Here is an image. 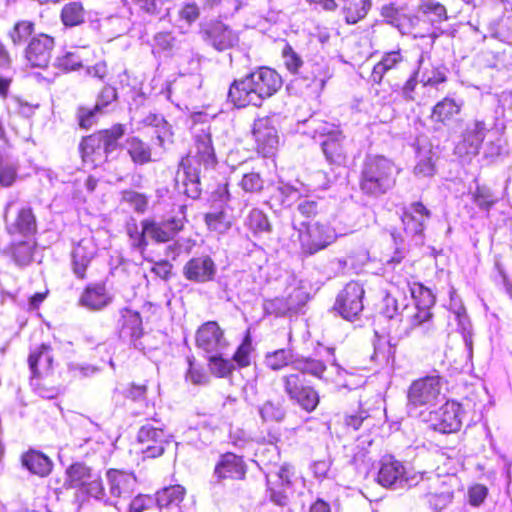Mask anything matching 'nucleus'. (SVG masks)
<instances>
[{"mask_svg":"<svg viewBox=\"0 0 512 512\" xmlns=\"http://www.w3.org/2000/svg\"><path fill=\"white\" fill-rule=\"evenodd\" d=\"M326 370L327 365L320 359L308 356L294 360L292 371L281 377L285 394L305 412L315 411L320 403V395L307 375L322 379Z\"/></svg>","mask_w":512,"mask_h":512,"instance_id":"f257e3e1","label":"nucleus"},{"mask_svg":"<svg viewBox=\"0 0 512 512\" xmlns=\"http://www.w3.org/2000/svg\"><path fill=\"white\" fill-rule=\"evenodd\" d=\"M283 86L281 75L269 67H260L229 86L228 101L236 108L260 107L264 100L277 94Z\"/></svg>","mask_w":512,"mask_h":512,"instance_id":"f03ea898","label":"nucleus"},{"mask_svg":"<svg viewBox=\"0 0 512 512\" xmlns=\"http://www.w3.org/2000/svg\"><path fill=\"white\" fill-rule=\"evenodd\" d=\"M218 163L212 135L202 130L194 137V143L188 153L181 158L178 167L183 171L184 194L191 199H198L202 194L201 170L213 169Z\"/></svg>","mask_w":512,"mask_h":512,"instance_id":"7ed1b4c3","label":"nucleus"},{"mask_svg":"<svg viewBox=\"0 0 512 512\" xmlns=\"http://www.w3.org/2000/svg\"><path fill=\"white\" fill-rule=\"evenodd\" d=\"M399 171L392 159L381 154H367L358 175L360 192L373 198L386 194L395 187Z\"/></svg>","mask_w":512,"mask_h":512,"instance_id":"20e7f679","label":"nucleus"},{"mask_svg":"<svg viewBox=\"0 0 512 512\" xmlns=\"http://www.w3.org/2000/svg\"><path fill=\"white\" fill-rule=\"evenodd\" d=\"M126 126L115 123L83 136L79 142V153L84 164L95 169L109 161V156L121 146Z\"/></svg>","mask_w":512,"mask_h":512,"instance_id":"39448f33","label":"nucleus"},{"mask_svg":"<svg viewBox=\"0 0 512 512\" xmlns=\"http://www.w3.org/2000/svg\"><path fill=\"white\" fill-rule=\"evenodd\" d=\"M28 366L33 391L44 399H54L60 393L58 377L53 370L54 357L49 344L42 343L29 353Z\"/></svg>","mask_w":512,"mask_h":512,"instance_id":"423d86ee","label":"nucleus"},{"mask_svg":"<svg viewBox=\"0 0 512 512\" xmlns=\"http://www.w3.org/2000/svg\"><path fill=\"white\" fill-rule=\"evenodd\" d=\"M297 233L299 250L302 256L311 257L326 250L336 242V229L328 220H317L313 224H293Z\"/></svg>","mask_w":512,"mask_h":512,"instance_id":"0eeeda50","label":"nucleus"},{"mask_svg":"<svg viewBox=\"0 0 512 512\" xmlns=\"http://www.w3.org/2000/svg\"><path fill=\"white\" fill-rule=\"evenodd\" d=\"M251 134L254 140V149L262 157H273L276 155L280 136L275 119L271 115L258 117L253 121Z\"/></svg>","mask_w":512,"mask_h":512,"instance_id":"6e6552de","label":"nucleus"},{"mask_svg":"<svg viewBox=\"0 0 512 512\" xmlns=\"http://www.w3.org/2000/svg\"><path fill=\"white\" fill-rule=\"evenodd\" d=\"M296 481L295 467L284 463L275 474L266 477L270 500L280 506L286 505L290 496L295 493Z\"/></svg>","mask_w":512,"mask_h":512,"instance_id":"1a4fd4ad","label":"nucleus"},{"mask_svg":"<svg viewBox=\"0 0 512 512\" xmlns=\"http://www.w3.org/2000/svg\"><path fill=\"white\" fill-rule=\"evenodd\" d=\"M65 486L77 488L87 494L103 495L104 488L101 477L93 473V469L84 462H73L65 471Z\"/></svg>","mask_w":512,"mask_h":512,"instance_id":"9d476101","label":"nucleus"},{"mask_svg":"<svg viewBox=\"0 0 512 512\" xmlns=\"http://www.w3.org/2000/svg\"><path fill=\"white\" fill-rule=\"evenodd\" d=\"M441 393V377L426 375L414 380L407 392V399L414 407L434 405Z\"/></svg>","mask_w":512,"mask_h":512,"instance_id":"9b49d317","label":"nucleus"},{"mask_svg":"<svg viewBox=\"0 0 512 512\" xmlns=\"http://www.w3.org/2000/svg\"><path fill=\"white\" fill-rule=\"evenodd\" d=\"M200 34L217 51L232 49L239 42L238 34L221 20H210L201 24Z\"/></svg>","mask_w":512,"mask_h":512,"instance_id":"f8f14e48","label":"nucleus"},{"mask_svg":"<svg viewBox=\"0 0 512 512\" xmlns=\"http://www.w3.org/2000/svg\"><path fill=\"white\" fill-rule=\"evenodd\" d=\"M248 465L243 455L234 452L221 453L215 463L213 475L220 483L227 481H244Z\"/></svg>","mask_w":512,"mask_h":512,"instance_id":"ddd939ff","label":"nucleus"},{"mask_svg":"<svg viewBox=\"0 0 512 512\" xmlns=\"http://www.w3.org/2000/svg\"><path fill=\"white\" fill-rule=\"evenodd\" d=\"M364 289L356 281H350L338 294L334 310L345 320L356 318L363 310Z\"/></svg>","mask_w":512,"mask_h":512,"instance_id":"4468645a","label":"nucleus"},{"mask_svg":"<svg viewBox=\"0 0 512 512\" xmlns=\"http://www.w3.org/2000/svg\"><path fill=\"white\" fill-rule=\"evenodd\" d=\"M55 40L52 36L39 33L31 38L24 50V59L30 68L46 69L49 66Z\"/></svg>","mask_w":512,"mask_h":512,"instance_id":"2eb2a0df","label":"nucleus"},{"mask_svg":"<svg viewBox=\"0 0 512 512\" xmlns=\"http://www.w3.org/2000/svg\"><path fill=\"white\" fill-rule=\"evenodd\" d=\"M380 15L386 24L396 28L402 35L414 34L416 36L421 25L419 15L406 12L404 8L395 3L382 6Z\"/></svg>","mask_w":512,"mask_h":512,"instance_id":"dca6fc26","label":"nucleus"},{"mask_svg":"<svg viewBox=\"0 0 512 512\" xmlns=\"http://www.w3.org/2000/svg\"><path fill=\"white\" fill-rule=\"evenodd\" d=\"M320 146L330 165L344 166L350 154V146L340 130H331L321 135Z\"/></svg>","mask_w":512,"mask_h":512,"instance_id":"f3484780","label":"nucleus"},{"mask_svg":"<svg viewBox=\"0 0 512 512\" xmlns=\"http://www.w3.org/2000/svg\"><path fill=\"white\" fill-rule=\"evenodd\" d=\"M137 440L141 444L143 460L161 457L170 441L168 435L161 428L151 425L142 426L137 433Z\"/></svg>","mask_w":512,"mask_h":512,"instance_id":"a211bd4d","label":"nucleus"},{"mask_svg":"<svg viewBox=\"0 0 512 512\" xmlns=\"http://www.w3.org/2000/svg\"><path fill=\"white\" fill-rule=\"evenodd\" d=\"M431 427L440 433H455L462 426V406L448 400L437 411L431 414Z\"/></svg>","mask_w":512,"mask_h":512,"instance_id":"6ab92c4d","label":"nucleus"},{"mask_svg":"<svg viewBox=\"0 0 512 512\" xmlns=\"http://www.w3.org/2000/svg\"><path fill=\"white\" fill-rule=\"evenodd\" d=\"M431 215V211L421 201L404 206L400 217L404 232L412 236L422 235Z\"/></svg>","mask_w":512,"mask_h":512,"instance_id":"aec40b11","label":"nucleus"},{"mask_svg":"<svg viewBox=\"0 0 512 512\" xmlns=\"http://www.w3.org/2000/svg\"><path fill=\"white\" fill-rule=\"evenodd\" d=\"M217 267L209 255H198L190 258L183 266V276L194 283H208L214 280Z\"/></svg>","mask_w":512,"mask_h":512,"instance_id":"412c9836","label":"nucleus"},{"mask_svg":"<svg viewBox=\"0 0 512 512\" xmlns=\"http://www.w3.org/2000/svg\"><path fill=\"white\" fill-rule=\"evenodd\" d=\"M463 106L462 100L447 95L433 105L429 119L436 128L448 127L457 120Z\"/></svg>","mask_w":512,"mask_h":512,"instance_id":"4be33fe9","label":"nucleus"},{"mask_svg":"<svg viewBox=\"0 0 512 512\" xmlns=\"http://www.w3.org/2000/svg\"><path fill=\"white\" fill-rule=\"evenodd\" d=\"M405 466L392 455H384L379 461L376 481L382 487L389 488L405 479Z\"/></svg>","mask_w":512,"mask_h":512,"instance_id":"5701e85b","label":"nucleus"},{"mask_svg":"<svg viewBox=\"0 0 512 512\" xmlns=\"http://www.w3.org/2000/svg\"><path fill=\"white\" fill-rule=\"evenodd\" d=\"M418 13L421 24L425 23L433 28L450 19L448 8L439 0H419Z\"/></svg>","mask_w":512,"mask_h":512,"instance_id":"b1692460","label":"nucleus"},{"mask_svg":"<svg viewBox=\"0 0 512 512\" xmlns=\"http://www.w3.org/2000/svg\"><path fill=\"white\" fill-rule=\"evenodd\" d=\"M411 295L415 300L417 312L413 320H430L433 317L431 309L436 303L434 294L429 288L424 287L422 283L415 282L410 288Z\"/></svg>","mask_w":512,"mask_h":512,"instance_id":"393cba45","label":"nucleus"},{"mask_svg":"<svg viewBox=\"0 0 512 512\" xmlns=\"http://www.w3.org/2000/svg\"><path fill=\"white\" fill-rule=\"evenodd\" d=\"M20 462L31 474L40 478L49 476L53 470L52 460L46 454L36 449H29L22 453Z\"/></svg>","mask_w":512,"mask_h":512,"instance_id":"a878e982","label":"nucleus"},{"mask_svg":"<svg viewBox=\"0 0 512 512\" xmlns=\"http://www.w3.org/2000/svg\"><path fill=\"white\" fill-rule=\"evenodd\" d=\"M117 98L115 89L110 86L103 87L99 94L97 103L92 109L79 107L77 111L78 124L82 129H89L94 124V117L96 113L101 111L105 106Z\"/></svg>","mask_w":512,"mask_h":512,"instance_id":"bb28decb","label":"nucleus"},{"mask_svg":"<svg viewBox=\"0 0 512 512\" xmlns=\"http://www.w3.org/2000/svg\"><path fill=\"white\" fill-rule=\"evenodd\" d=\"M196 344L206 352H213L224 345L223 331L218 322H203L197 330Z\"/></svg>","mask_w":512,"mask_h":512,"instance_id":"cd10ccee","label":"nucleus"},{"mask_svg":"<svg viewBox=\"0 0 512 512\" xmlns=\"http://www.w3.org/2000/svg\"><path fill=\"white\" fill-rule=\"evenodd\" d=\"M404 63H406V58L400 48L384 52L372 69L371 80L380 84L386 73L399 69Z\"/></svg>","mask_w":512,"mask_h":512,"instance_id":"c85d7f7f","label":"nucleus"},{"mask_svg":"<svg viewBox=\"0 0 512 512\" xmlns=\"http://www.w3.org/2000/svg\"><path fill=\"white\" fill-rule=\"evenodd\" d=\"M454 496L452 486L440 477H436L429 485V490L425 494L427 502L436 510H442L448 506Z\"/></svg>","mask_w":512,"mask_h":512,"instance_id":"c756f323","label":"nucleus"},{"mask_svg":"<svg viewBox=\"0 0 512 512\" xmlns=\"http://www.w3.org/2000/svg\"><path fill=\"white\" fill-rule=\"evenodd\" d=\"M106 478L113 497L120 498L133 492L135 479L126 471L110 468L106 472Z\"/></svg>","mask_w":512,"mask_h":512,"instance_id":"7c9ffc66","label":"nucleus"},{"mask_svg":"<svg viewBox=\"0 0 512 512\" xmlns=\"http://www.w3.org/2000/svg\"><path fill=\"white\" fill-rule=\"evenodd\" d=\"M111 302L105 283L89 284L83 290L80 303L91 310H101Z\"/></svg>","mask_w":512,"mask_h":512,"instance_id":"2f4dec72","label":"nucleus"},{"mask_svg":"<svg viewBox=\"0 0 512 512\" xmlns=\"http://www.w3.org/2000/svg\"><path fill=\"white\" fill-rule=\"evenodd\" d=\"M124 149L135 165L143 166L153 161L152 147L139 136L126 138Z\"/></svg>","mask_w":512,"mask_h":512,"instance_id":"473e14b6","label":"nucleus"},{"mask_svg":"<svg viewBox=\"0 0 512 512\" xmlns=\"http://www.w3.org/2000/svg\"><path fill=\"white\" fill-rule=\"evenodd\" d=\"M7 232L11 236H31L37 232V221L32 208L22 207L17 212L15 220L7 226Z\"/></svg>","mask_w":512,"mask_h":512,"instance_id":"72a5a7b5","label":"nucleus"},{"mask_svg":"<svg viewBox=\"0 0 512 512\" xmlns=\"http://www.w3.org/2000/svg\"><path fill=\"white\" fill-rule=\"evenodd\" d=\"M306 86L313 89V92H321L326 82L331 78L328 65L314 62L308 65L305 74L302 76Z\"/></svg>","mask_w":512,"mask_h":512,"instance_id":"f704fd0d","label":"nucleus"},{"mask_svg":"<svg viewBox=\"0 0 512 512\" xmlns=\"http://www.w3.org/2000/svg\"><path fill=\"white\" fill-rule=\"evenodd\" d=\"M87 10L83 3L70 1L64 4L60 10V20L64 27L73 28L85 23Z\"/></svg>","mask_w":512,"mask_h":512,"instance_id":"c9c22d12","label":"nucleus"},{"mask_svg":"<svg viewBox=\"0 0 512 512\" xmlns=\"http://www.w3.org/2000/svg\"><path fill=\"white\" fill-rule=\"evenodd\" d=\"M36 247L34 239L18 241L9 245L8 254L16 265L24 267L32 263Z\"/></svg>","mask_w":512,"mask_h":512,"instance_id":"e433bc0d","label":"nucleus"},{"mask_svg":"<svg viewBox=\"0 0 512 512\" xmlns=\"http://www.w3.org/2000/svg\"><path fill=\"white\" fill-rule=\"evenodd\" d=\"M325 210L316 200L304 199L297 205V216L293 218V224L308 223L311 225L314 221L324 220L322 216Z\"/></svg>","mask_w":512,"mask_h":512,"instance_id":"4c0bfd02","label":"nucleus"},{"mask_svg":"<svg viewBox=\"0 0 512 512\" xmlns=\"http://www.w3.org/2000/svg\"><path fill=\"white\" fill-rule=\"evenodd\" d=\"M371 8V0H344L343 15L348 24L364 19Z\"/></svg>","mask_w":512,"mask_h":512,"instance_id":"58836bf2","label":"nucleus"},{"mask_svg":"<svg viewBox=\"0 0 512 512\" xmlns=\"http://www.w3.org/2000/svg\"><path fill=\"white\" fill-rule=\"evenodd\" d=\"M129 7L138 15L159 17L167 10L168 0H129Z\"/></svg>","mask_w":512,"mask_h":512,"instance_id":"ea45409f","label":"nucleus"},{"mask_svg":"<svg viewBox=\"0 0 512 512\" xmlns=\"http://www.w3.org/2000/svg\"><path fill=\"white\" fill-rule=\"evenodd\" d=\"M141 226L147 232V237L157 244L174 240L163 222H158L153 218H145L141 221Z\"/></svg>","mask_w":512,"mask_h":512,"instance_id":"a19ab883","label":"nucleus"},{"mask_svg":"<svg viewBox=\"0 0 512 512\" xmlns=\"http://www.w3.org/2000/svg\"><path fill=\"white\" fill-rule=\"evenodd\" d=\"M245 225L254 235L268 233L272 230V226L267 215L258 208L250 210L247 215Z\"/></svg>","mask_w":512,"mask_h":512,"instance_id":"79ce46f5","label":"nucleus"},{"mask_svg":"<svg viewBox=\"0 0 512 512\" xmlns=\"http://www.w3.org/2000/svg\"><path fill=\"white\" fill-rule=\"evenodd\" d=\"M203 219L207 229L213 232L224 233L232 226L231 219L224 209L205 213Z\"/></svg>","mask_w":512,"mask_h":512,"instance_id":"37998d69","label":"nucleus"},{"mask_svg":"<svg viewBox=\"0 0 512 512\" xmlns=\"http://www.w3.org/2000/svg\"><path fill=\"white\" fill-rule=\"evenodd\" d=\"M185 488L181 485H171L158 491L156 500L160 507L178 505L185 496Z\"/></svg>","mask_w":512,"mask_h":512,"instance_id":"c03bdc74","label":"nucleus"},{"mask_svg":"<svg viewBox=\"0 0 512 512\" xmlns=\"http://www.w3.org/2000/svg\"><path fill=\"white\" fill-rule=\"evenodd\" d=\"M253 351L250 328L245 331L241 344L235 350L232 361L238 368H246L251 365V353Z\"/></svg>","mask_w":512,"mask_h":512,"instance_id":"a18cd8bd","label":"nucleus"},{"mask_svg":"<svg viewBox=\"0 0 512 512\" xmlns=\"http://www.w3.org/2000/svg\"><path fill=\"white\" fill-rule=\"evenodd\" d=\"M35 31V24L29 20L17 21L9 31V38L14 45L23 44Z\"/></svg>","mask_w":512,"mask_h":512,"instance_id":"49530a36","label":"nucleus"},{"mask_svg":"<svg viewBox=\"0 0 512 512\" xmlns=\"http://www.w3.org/2000/svg\"><path fill=\"white\" fill-rule=\"evenodd\" d=\"M18 178V166L0 154V187L10 188Z\"/></svg>","mask_w":512,"mask_h":512,"instance_id":"de8ad7c7","label":"nucleus"},{"mask_svg":"<svg viewBox=\"0 0 512 512\" xmlns=\"http://www.w3.org/2000/svg\"><path fill=\"white\" fill-rule=\"evenodd\" d=\"M55 66L60 71L68 73L83 67V59L78 51H69L56 58Z\"/></svg>","mask_w":512,"mask_h":512,"instance_id":"09e8293b","label":"nucleus"},{"mask_svg":"<svg viewBox=\"0 0 512 512\" xmlns=\"http://www.w3.org/2000/svg\"><path fill=\"white\" fill-rule=\"evenodd\" d=\"M209 370L217 378L230 377L235 369L234 364L229 359L222 356H211L208 359Z\"/></svg>","mask_w":512,"mask_h":512,"instance_id":"8fccbe9b","label":"nucleus"},{"mask_svg":"<svg viewBox=\"0 0 512 512\" xmlns=\"http://www.w3.org/2000/svg\"><path fill=\"white\" fill-rule=\"evenodd\" d=\"M126 231L132 247L140 252L146 251L148 247V239L147 232L144 231V227L141 226V229H139L137 223L133 221L132 223L127 224Z\"/></svg>","mask_w":512,"mask_h":512,"instance_id":"3c124183","label":"nucleus"},{"mask_svg":"<svg viewBox=\"0 0 512 512\" xmlns=\"http://www.w3.org/2000/svg\"><path fill=\"white\" fill-rule=\"evenodd\" d=\"M122 201L133 207L134 211L139 214H144L148 209V197L144 193L124 190L122 192Z\"/></svg>","mask_w":512,"mask_h":512,"instance_id":"603ef678","label":"nucleus"},{"mask_svg":"<svg viewBox=\"0 0 512 512\" xmlns=\"http://www.w3.org/2000/svg\"><path fill=\"white\" fill-rule=\"evenodd\" d=\"M472 199L480 209L485 210H489L497 202L491 189L485 185L476 186Z\"/></svg>","mask_w":512,"mask_h":512,"instance_id":"864d4df0","label":"nucleus"},{"mask_svg":"<svg viewBox=\"0 0 512 512\" xmlns=\"http://www.w3.org/2000/svg\"><path fill=\"white\" fill-rule=\"evenodd\" d=\"M239 186L246 193H260L264 189V180L259 173L248 172L242 176Z\"/></svg>","mask_w":512,"mask_h":512,"instance_id":"5fc2aeb1","label":"nucleus"},{"mask_svg":"<svg viewBox=\"0 0 512 512\" xmlns=\"http://www.w3.org/2000/svg\"><path fill=\"white\" fill-rule=\"evenodd\" d=\"M281 55L284 60V65L286 69L292 74H297L299 72L300 67L303 65V61L300 55L293 49V47L289 43H285V45L282 48Z\"/></svg>","mask_w":512,"mask_h":512,"instance_id":"6e6d98bb","label":"nucleus"},{"mask_svg":"<svg viewBox=\"0 0 512 512\" xmlns=\"http://www.w3.org/2000/svg\"><path fill=\"white\" fill-rule=\"evenodd\" d=\"M162 222L168 229L173 239H175L176 236L185 229L186 223L188 222L186 216V207L183 205L180 206L179 215L171 216Z\"/></svg>","mask_w":512,"mask_h":512,"instance_id":"4d7b16f0","label":"nucleus"},{"mask_svg":"<svg viewBox=\"0 0 512 512\" xmlns=\"http://www.w3.org/2000/svg\"><path fill=\"white\" fill-rule=\"evenodd\" d=\"M447 76L444 68L441 66H432L429 69H425L422 73L421 83L423 86L435 87L441 83L446 82Z\"/></svg>","mask_w":512,"mask_h":512,"instance_id":"13d9d810","label":"nucleus"},{"mask_svg":"<svg viewBox=\"0 0 512 512\" xmlns=\"http://www.w3.org/2000/svg\"><path fill=\"white\" fill-rule=\"evenodd\" d=\"M39 103L28 101L22 97H16L13 114L19 118L31 119L39 109Z\"/></svg>","mask_w":512,"mask_h":512,"instance_id":"bf43d9fd","label":"nucleus"},{"mask_svg":"<svg viewBox=\"0 0 512 512\" xmlns=\"http://www.w3.org/2000/svg\"><path fill=\"white\" fill-rule=\"evenodd\" d=\"M370 418L368 409L364 408L362 403H359L358 410L347 414L344 417V425L347 429L356 431L360 429L364 421Z\"/></svg>","mask_w":512,"mask_h":512,"instance_id":"052dcab7","label":"nucleus"},{"mask_svg":"<svg viewBox=\"0 0 512 512\" xmlns=\"http://www.w3.org/2000/svg\"><path fill=\"white\" fill-rule=\"evenodd\" d=\"M267 366L274 371L281 370L290 362V353L286 349H279L266 356Z\"/></svg>","mask_w":512,"mask_h":512,"instance_id":"680f3d73","label":"nucleus"},{"mask_svg":"<svg viewBox=\"0 0 512 512\" xmlns=\"http://www.w3.org/2000/svg\"><path fill=\"white\" fill-rule=\"evenodd\" d=\"M266 311L269 315H273L275 317H284L289 316L292 317V314L289 312L292 311V308L288 305L286 299L283 298H275L266 303Z\"/></svg>","mask_w":512,"mask_h":512,"instance_id":"e2e57ef3","label":"nucleus"},{"mask_svg":"<svg viewBox=\"0 0 512 512\" xmlns=\"http://www.w3.org/2000/svg\"><path fill=\"white\" fill-rule=\"evenodd\" d=\"M486 125L484 121L475 120L472 127H468L463 137L465 140L470 141L471 143L481 144L486 136Z\"/></svg>","mask_w":512,"mask_h":512,"instance_id":"0e129e2a","label":"nucleus"},{"mask_svg":"<svg viewBox=\"0 0 512 512\" xmlns=\"http://www.w3.org/2000/svg\"><path fill=\"white\" fill-rule=\"evenodd\" d=\"M188 364L189 368L186 372V379L189 380L194 385L205 384L208 381V377L204 369L195 364L193 357L188 358Z\"/></svg>","mask_w":512,"mask_h":512,"instance_id":"69168bd1","label":"nucleus"},{"mask_svg":"<svg viewBox=\"0 0 512 512\" xmlns=\"http://www.w3.org/2000/svg\"><path fill=\"white\" fill-rule=\"evenodd\" d=\"M92 260L93 257L72 254V271L77 279L84 280L88 277L87 270Z\"/></svg>","mask_w":512,"mask_h":512,"instance_id":"338daca9","label":"nucleus"},{"mask_svg":"<svg viewBox=\"0 0 512 512\" xmlns=\"http://www.w3.org/2000/svg\"><path fill=\"white\" fill-rule=\"evenodd\" d=\"M72 254L83 257H95L97 254V247L92 238L81 239L74 247Z\"/></svg>","mask_w":512,"mask_h":512,"instance_id":"774afa93","label":"nucleus"}]
</instances>
